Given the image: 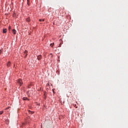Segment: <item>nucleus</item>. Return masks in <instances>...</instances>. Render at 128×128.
Returning <instances> with one entry per match:
<instances>
[{
    "label": "nucleus",
    "instance_id": "9d476101",
    "mask_svg": "<svg viewBox=\"0 0 128 128\" xmlns=\"http://www.w3.org/2000/svg\"><path fill=\"white\" fill-rule=\"evenodd\" d=\"M4 114V111L0 112V114Z\"/></svg>",
    "mask_w": 128,
    "mask_h": 128
},
{
    "label": "nucleus",
    "instance_id": "f03ea898",
    "mask_svg": "<svg viewBox=\"0 0 128 128\" xmlns=\"http://www.w3.org/2000/svg\"><path fill=\"white\" fill-rule=\"evenodd\" d=\"M40 59H42V56L40 55L37 56V60H40Z\"/></svg>",
    "mask_w": 128,
    "mask_h": 128
},
{
    "label": "nucleus",
    "instance_id": "7ed1b4c3",
    "mask_svg": "<svg viewBox=\"0 0 128 128\" xmlns=\"http://www.w3.org/2000/svg\"><path fill=\"white\" fill-rule=\"evenodd\" d=\"M6 32H7V30L6 28L2 30V33L6 34Z\"/></svg>",
    "mask_w": 128,
    "mask_h": 128
},
{
    "label": "nucleus",
    "instance_id": "f257e3e1",
    "mask_svg": "<svg viewBox=\"0 0 128 128\" xmlns=\"http://www.w3.org/2000/svg\"><path fill=\"white\" fill-rule=\"evenodd\" d=\"M17 83H18L20 86L22 85V80L20 79L17 80Z\"/></svg>",
    "mask_w": 128,
    "mask_h": 128
},
{
    "label": "nucleus",
    "instance_id": "0eeeda50",
    "mask_svg": "<svg viewBox=\"0 0 128 128\" xmlns=\"http://www.w3.org/2000/svg\"><path fill=\"white\" fill-rule=\"evenodd\" d=\"M24 56H27V50L24 52Z\"/></svg>",
    "mask_w": 128,
    "mask_h": 128
},
{
    "label": "nucleus",
    "instance_id": "1a4fd4ad",
    "mask_svg": "<svg viewBox=\"0 0 128 128\" xmlns=\"http://www.w3.org/2000/svg\"><path fill=\"white\" fill-rule=\"evenodd\" d=\"M24 100H27V98H22Z\"/></svg>",
    "mask_w": 128,
    "mask_h": 128
},
{
    "label": "nucleus",
    "instance_id": "f8f14e48",
    "mask_svg": "<svg viewBox=\"0 0 128 128\" xmlns=\"http://www.w3.org/2000/svg\"><path fill=\"white\" fill-rule=\"evenodd\" d=\"M1 54H2V50H0V55H1Z\"/></svg>",
    "mask_w": 128,
    "mask_h": 128
},
{
    "label": "nucleus",
    "instance_id": "39448f33",
    "mask_svg": "<svg viewBox=\"0 0 128 128\" xmlns=\"http://www.w3.org/2000/svg\"><path fill=\"white\" fill-rule=\"evenodd\" d=\"M30 18H26V21L27 22H30Z\"/></svg>",
    "mask_w": 128,
    "mask_h": 128
},
{
    "label": "nucleus",
    "instance_id": "dca6fc26",
    "mask_svg": "<svg viewBox=\"0 0 128 128\" xmlns=\"http://www.w3.org/2000/svg\"><path fill=\"white\" fill-rule=\"evenodd\" d=\"M27 2H28V0H27Z\"/></svg>",
    "mask_w": 128,
    "mask_h": 128
},
{
    "label": "nucleus",
    "instance_id": "20e7f679",
    "mask_svg": "<svg viewBox=\"0 0 128 128\" xmlns=\"http://www.w3.org/2000/svg\"><path fill=\"white\" fill-rule=\"evenodd\" d=\"M16 30H12V34H16Z\"/></svg>",
    "mask_w": 128,
    "mask_h": 128
},
{
    "label": "nucleus",
    "instance_id": "9b49d317",
    "mask_svg": "<svg viewBox=\"0 0 128 128\" xmlns=\"http://www.w3.org/2000/svg\"><path fill=\"white\" fill-rule=\"evenodd\" d=\"M10 108V107H7L5 109V110H8Z\"/></svg>",
    "mask_w": 128,
    "mask_h": 128
},
{
    "label": "nucleus",
    "instance_id": "4468645a",
    "mask_svg": "<svg viewBox=\"0 0 128 128\" xmlns=\"http://www.w3.org/2000/svg\"><path fill=\"white\" fill-rule=\"evenodd\" d=\"M11 30V26H8V30Z\"/></svg>",
    "mask_w": 128,
    "mask_h": 128
},
{
    "label": "nucleus",
    "instance_id": "423d86ee",
    "mask_svg": "<svg viewBox=\"0 0 128 128\" xmlns=\"http://www.w3.org/2000/svg\"><path fill=\"white\" fill-rule=\"evenodd\" d=\"M11 63L8 62H7V67H9Z\"/></svg>",
    "mask_w": 128,
    "mask_h": 128
},
{
    "label": "nucleus",
    "instance_id": "ddd939ff",
    "mask_svg": "<svg viewBox=\"0 0 128 128\" xmlns=\"http://www.w3.org/2000/svg\"><path fill=\"white\" fill-rule=\"evenodd\" d=\"M53 44H54V43H53V44H50V46H53Z\"/></svg>",
    "mask_w": 128,
    "mask_h": 128
},
{
    "label": "nucleus",
    "instance_id": "6e6552de",
    "mask_svg": "<svg viewBox=\"0 0 128 128\" xmlns=\"http://www.w3.org/2000/svg\"><path fill=\"white\" fill-rule=\"evenodd\" d=\"M44 22V19H40V22Z\"/></svg>",
    "mask_w": 128,
    "mask_h": 128
},
{
    "label": "nucleus",
    "instance_id": "2eb2a0df",
    "mask_svg": "<svg viewBox=\"0 0 128 128\" xmlns=\"http://www.w3.org/2000/svg\"><path fill=\"white\" fill-rule=\"evenodd\" d=\"M30 112V110H28V112Z\"/></svg>",
    "mask_w": 128,
    "mask_h": 128
}]
</instances>
